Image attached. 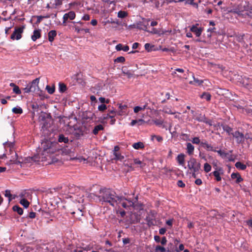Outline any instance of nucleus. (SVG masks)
<instances>
[{
  "label": "nucleus",
  "mask_w": 252,
  "mask_h": 252,
  "mask_svg": "<svg viewBox=\"0 0 252 252\" xmlns=\"http://www.w3.org/2000/svg\"><path fill=\"white\" fill-rule=\"evenodd\" d=\"M195 183L197 185H200L202 184V182L200 179H197L195 181Z\"/></svg>",
  "instance_id": "64"
},
{
  "label": "nucleus",
  "mask_w": 252,
  "mask_h": 252,
  "mask_svg": "<svg viewBox=\"0 0 252 252\" xmlns=\"http://www.w3.org/2000/svg\"><path fill=\"white\" fill-rule=\"evenodd\" d=\"M122 71H123V73L124 74H126L128 77H130L132 76V74L129 71H126L125 69H123L122 70Z\"/></svg>",
  "instance_id": "53"
},
{
  "label": "nucleus",
  "mask_w": 252,
  "mask_h": 252,
  "mask_svg": "<svg viewBox=\"0 0 252 252\" xmlns=\"http://www.w3.org/2000/svg\"><path fill=\"white\" fill-rule=\"evenodd\" d=\"M12 111L14 114H21L23 113L22 109L20 107H14L12 109Z\"/></svg>",
  "instance_id": "32"
},
{
  "label": "nucleus",
  "mask_w": 252,
  "mask_h": 252,
  "mask_svg": "<svg viewBox=\"0 0 252 252\" xmlns=\"http://www.w3.org/2000/svg\"><path fill=\"white\" fill-rule=\"evenodd\" d=\"M4 195L6 197H8L9 201L10 202L12 200V195L10 193V191L9 190H6L5 191Z\"/></svg>",
  "instance_id": "48"
},
{
  "label": "nucleus",
  "mask_w": 252,
  "mask_h": 252,
  "mask_svg": "<svg viewBox=\"0 0 252 252\" xmlns=\"http://www.w3.org/2000/svg\"><path fill=\"white\" fill-rule=\"evenodd\" d=\"M75 13L74 11H70L68 13H65L63 16V23H65L68 19L73 20L75 18Z\"/></svg>",
  "instance_id": "13"
},
{
  "label": "nucleus",
  "mask_w": 252,
  "mask_h": 252,
  "mask_svg": "<svg viewBox=\"0 0 252 252\" xmlns=\"http://www.w3.org/2000/svg\"><path fill=\"white\" fill-rule=\"evenodd\" d=\"M185 155L183 153L178 155L176 159L179 165L185 166Z\"/></svg>",
  "instance_id": "17"
},
{
  "label": "nucleus",
  "mask_w": 252,
  "mask_h": 252,
  "mask_svg": "<svg viewBox=\"0 0 252 252\" xmlns=\"http://www.w3.org/2000/svg\"><path fill=\"white\" fill-rule=\"evenodd\" d=\"M63 0H55L54 3H53V5L55 7L59 6L62 4Z\"/></svg>",
  "instance_id": "49"
},
{
  "label": "nucleus",
  "mask_w": 252,
  "mask_h": 252,
  "mask_svg": "<svg viewBox=\"0 0 252 252\" xmlns=\"http://www.w3.org/2000/svg\"><path fill=\"white\" fill-rule=\"evenodd\" d=\"M78 203H79V206H77V208L76 210L74 209V211L71 212L72 214H75L76 213L78 214V216H83V210L84 209V205L83 203L84 202V199L80 198L78 201Z\"/></svg>",
  "instance_id": "9"
},
{
  "label": "nucleus",
  "mask_w": 252,
  "mask_h": 252,
  "mask_svg": "<svg viewBox=\"0 0 252 252\" xmlns=\"http://www.w3.org/2000/svg\"><path fill=\"white\" fill-rule=\"evenodd\" d=\"M121 204L124 208H127L129 207H133L134 203L124 197H119L118 199L117 205Z\"/></svg>",
  "instance_id": "6"
},
{
  "label": "nucleus",
  "mask_w": 252,
  "mask_h": 252,
  "mask_svg": "<svg viewBox=\"0 0 252 252\" xmlns=\"http://www.w3.org/2000/svg\"><path fill=\"white\" fill-rule=\"evenodd\" d=\"M58 141L60 142L67 143L68 142V139L67 137H65L63 135L61 134L59 136Z\"/></svg>",
  "instance_id": "30"
},
{
  "label": "nucleus",
  "mask_w": 252,
  "mask_h": 252,
  "mask_svg": "<svg viewBox=\"0 0 252 252\" xmlns=\"http://www.w3.org/2000/svg\"><path fill=\"white\" fill-rule=\"evenodd\" d=\"M192 142L195 144H198L201 143L200 139L197 137H194L192 140Z\"/></svg>",
  "instance_id": "51"
},
{
  "label": "nucleus",
  "mask_w": 252,
  "mask_h": 252,
  "mask_svg": "<svg viewBox=\"0 0 252 252\" xmlns=\"http://www.w3.org/2000/svg\"><path fill=\"white\" fill-rule=\"evenodd\" d=\"M211 166L208 163H205L204 164V170L205 172L208 173L211 170Z\"/></svg>",
  "instance_id": "39"
},
{
  "label": "nucleus",
  "mask_w": 252,
  "mask_h": 252,
  "mask_svg": "<svg viewBox=\"0 0 252 252\" xmlns=\"http://www.w3.org/2000/svg\"><path fill=\"white\" fill-rule=\"evenodd\" d=\"M117 113V112L114 110H108V113L107 114L103 115L100 119L102 121H104L105 120L108 119V118L112 119L115 117Z\"/></svg>",
  "instance_id": "12"
},
{
  "label": "nucleus",
  "mask_w": 252,
  "mask_h": 252,
  "mask_svg": "<svg viewBox=\"0 0 252 252\" xmlns=\"http://www.w3.org/2000/svg\"><path fill=\"white\" fill-rule=\"evenodd\" d=\"M223 174V169L221 168H216V170L210 174H213L217 181L219 182L221 180V175Z\"/></svg>",
  "instance_id": "10"
},
{
  "label": "nucleus",
  "mask_w": 252,
  "mask_h": 252,
  "mask_svg": "<svg viewBox=\"0 0 252 252\" xmlns=\"http://www.w3.org/2000/svg\"><path fill=\"white\" fill-rule=\"evenodd\" d=\"M188 167L191 171L198 172L200 169V163L193 158H191L188 163Z\"/></svg>",
  "instance_id": "4"
},
{
  "label": "nucleus",
  "mask_w": 252,
  "mask_h": 252,
  "mask_svg": "<svg viewBox=\"0 0 252 252\" xmlns=\"http://www.w3.org/2000/svg\"><path fill=\"white\" fill-rule=\"evenodd\" d=\"M35 213L31 212L30 213L29 217L31 219H33L35 217Z\"/></svg>",
  "instance_id": "61"
},
{
  "label": "nucleus",
  "mask_w": 252,
  "mask_h": 252,
  "mask_svg": "<svg viewBox=\"0 0 252 252\" xmlns=\"http://www.w3.org/2000/svg\"><path fill=\"white\" fill-rule=\"evenodd\" d=\"M30 196V193L28 192H27L26 191L21 192L19 195V197L20 198V199H22V198L26 199L29 198Z\"/></svg>",
  "instance_id": "24"
},
{
  "label": "nucleus",
  "mask_w": 252,
  "mask_h": 252,
  "mask_svg": "<svg viewBox=\"0 0 252 252\" xmlns=\"http://www.w3.org/2000/svg\"><path fill=\"white\" fill-rule=\"evenodd\" d=\"M20 204L23 205L25 208H27L30 204L29 202L27 200V199H25L24 198L21 199L20 200Z\"/></svg>",
  "instance_id": "31"
},
{
  "label": "nucleus",
  "mask_w": 252,
  "mask_h": 252,
  "mask_svg": "<svg viewBox=\"0 0 252 252\" xmlns=\"http://www.w3.org/2000/svg\"><path fill=\"white\" fill-rule=\"evenodd\" d=\"M4 145L5 147H9V148H11L13 147L14 143L12 142H6L4 144Z\"/></svg>",
  "instance_id": "52"
},
{
  "label": "nucleus",
  "mask_w": 252,
  "mask_h": 252,
  "mask_svg": "<svg viewBox=\"0 0 252 252\" xmlns=\"http://www.w3.org/2000/svg\"><path fill=\"white\" fill-rule=\"evenodd\" d=\"M13 210L14 211L16 212L19 215H21L23 213V210L22 208L20 207L19 206L15 205L13 207Z\"/></svg>",
  "instance_id": "28"
},
{
  "label": "nucleus",
  "mask_w": 252,
  "mask_h": 252,
  "mask_svg": "<svg viewBox=\"0 0 252 252\" xmlns=\"http://www.w3.org/2000/svg\"><path fill=\"white\" fill-rule=\"evenodd\" d=\"M201 97L202 98L205 99L207 101H209L210 100L211 95V94L208 93H204L201 95Z\"/></svg>",
  "instance_id": "37"
},
{
  "label": "nucleus",
  "mask_w": 252,
  "mask_h": 252,
  "mask_svg": "<svg viewBox=\"0 0 252 252\" xmlns=\"http://www.w3.org/2000/svg\"><path fill=\"white\" fill-rule=\"evenodd\" d=\"M224 130H225L227 132H228L229 134L232 133L231 131H232V129L231 127L229 126H226Z\"/></svg>",
  "instance_id": "57"
},
{
  "label": "nucleus",
  "mask_w": 252,
  "mask_h": 252,
  "mask_svg": "<svg viewBox=\"0 0 252 252\" xmlns=\"http://www.w3.org/2000/svg\"><path fill=\"white\" fill-rule=\"evenodd\" d=\"M231 134L236 139V141L238 143H240L244 140V134L239 131H235Z\"/></svg>",
  "instance_id": "11"
},
{
  "label": "nucleus",
  "mask_w": 252,
  "mask_h": 252,
  "mask_svg": "<svg viewBox=\"0 0 252 252\" xmlns=\"http://www.w3.org/2000/svg\"><path fill=\"white\" fill-rule=\"evenodd\" d=\"M125 61V59L122 56L117 58L114 61L115 63H124Z\"/></svg>",
  "instance_id": "46"
},
{
  "label": "nucleus",
  "mask_w": 252,
  "mask_h": 252,
  "mask_svg": "<svg viewBox=\"0 0 252 252\" xmlns=\"http://www.w3.org/2000/svg\"><path fill=\"white\" fill-rule=\"evenodd\" d=\"M49 17V16H39L37 17V23H40L41 21V20H42L43 18H48Z\"/></svg>",
  "instance_id": "54"
},
{
  "label": "nucleus",
  "mask_w": 252,
  "mask_h": 252,
  "mask_svg": "<svg viewBox=\"0 0 252 252\" xmlns=\"http://www.w3.org/2000/svg\"><path fill=\"white\" fill-rule=\"evenodd\" d=\"M194 150V147L190 143H187V153L189 155L193 154Z\"/></svg>",
  "instance_id": "21"
},
{
  "label": "nucleus",
  "mask_w": 252,
  "mask_h": 252,
  "mask_svg": "<svg viewBox=\"0 0 252 252\" xmlns=\"http://www.w3.org/2000/svg\"><path fill=\"white\" fill-rule=\"evenodd\" d=\"M39 78H37L27 85L24 89L25 93H33L39 95H41V91L38 86Z\"/></svg>",
  "instance_id": "3"
},
{
  "label": "nucleus",
  "mask_w": 252,
  "mask_h": 252,
  "mask_svg": "<svg viewBox=\"0 0 252 252\" xmlns=\"http://www.w3.org/2000/svg\"><path fill=\"white\" fill-rule=\"evenodd\" d=\"M57 35V32L55 30H52L50 31L48 33V40L50 42H52L54 37Z\"/></svg>",
  "instance_id": "20"
},
{
  "label": "nucleus",
  "mask_w": 252,
  "mask_h": 252,
  "mask_svg": "<svg viewBox=\"0 0 252 252\" xmlns=\"http://www.w3.org/2000/svg\"><path fill=\"white\" fill-rule=\"evenodd\" d=\"M134 163L135 164L139 165L141 167L144 166V164L138 158H135L134 159Z\"/></svg>",
  "instance_id": "44"
},
{
  "label": "nucleus",
  "mask_w": 252,
  "mask_h": 252,
  "mask_svg": "<svg viewBox=\"0 0 252 252\" xmlns=\"http://www.w3.org/2000/svg\"><path fill=\"white\" fill-rule=\"evenodd\" d=\"M235 166L237 168L242 170H245L247 167L246 165L243 164L242 163H241V162H239V161L235 163Z\"/></svg>",
  "instance_id": "29"
},
{
  "label": "nucleus",
  "mask_w": 252,
  "mask_h": 252,
  "mask_svg": "<svg viewBox=\"0 0 252 252\" xmlns=\"http://www.w3.org/2000/svg\"><path fill=\"white\" fill-rule=\"evenodd\" d=\"M155 252H166V250L164 248V247H162L160 246H157L156 247V249H155Z\"/></svg>",
  "instance_id": "42"
},
{
  "label": "nucleus",
  "mask_w": 252,
  "mask_h": 252,
  "mask_svg": "<svg viewBox=\"0 0 252 252\" xmlns=\"http://www.w3.org/2000/svg\"><path fill=\"white\" fill-rule=\"evenodd\" d=\"M145 49L148 51L152 50V48L154 47V45H151L150 43H146L144 45Z\"/></svg>",
  "instance_id": "45"
},
{
  "label": "nucleus",
  "mask_w": 252,
  "mask_h": 252,
  "mask_svg": "<svg viewBox=\"0 0 252 252\" xmlns=\"http://www.w3.org/2000/svg\"><path fill=\"white\" fill-rule=\"evenodd\" d=\"M100 195L98 196L91 193L90 196L92 198L100 202L109 203L113 206L117 205L119 196L116 195L114 191L107 189H100Z\"/></svg>",
  "instance_id": "1"
},
{
  "label": "nucleus",
  "mask_w": 252,
  "mask_h": 252,
  "mask_svg": "<svg viewBox=\"0 0 252 252\" xmlns=\"http://www.w3.org/2000/svg\"><path fill=\"white\" fill-rule=\"evenodd\" d=\"M184 245L183 244H180L179 245V246L178 249H177L176 250V251L177 252H179V251H181L184 250Z\"/></svg>",
  "instance_id": "59"
},
{
  "label": "nucleus",
  "mask_w": 252,
  "mask_h": 252,
  "mask_svg": "<svg viewBox=\"0 0 252 252\" xmlns=\"http://www.w3.org/2000/svg\"><path fill=\"white\" fill-rule=\"evenodd\" d=\"M132 147L135 149H142V148H144V144L143 143H142L141 142H137V143H134L132 145Z\"/></svg>",
  "instance_id": "33"
},
{
  "label": "nucleus",
  "mask_w": 252,
  "mask_h": 252,
  "mask_svg": "<svg viewBox=\"0 0 252 252\" xmlns=\"http://www.w3.org/2000/svg\"><path fill=\"white\" fill-rule=\"evenodd\" d=\"M127 12L125 11H120L118 13V17L120 18H124L127 16Z\"/></svg>",
  "instance_id": "34"
},
{
  "label": "nucleus",
  "mask_w": 252,
  "mask_h": 252,
  "mask_svg": "<svg viewBox=\"0 0 252 252\" xmlns=\"http://www.w3.org/2000/svg\"><path fill=\"white\" fill-rule=\"evenodd\" d=\"M153 122L154 123L158 126H161L163 124V120H162V119H155L153 120Z\"/></svg>",
  "instance_id": "38"
},
{
  "label": "nucleus",
  "mask_w": 252,
  "mask_h": 252,
  "mask_svg": "<svg viewBox=\"0 0 252 252\" xmlns=\"http://www.w3.org/2000/svg\"><path fill=\"white\" fill-rule=\"evenodd\" d=\"M74 134L75 135L76 137L78 138L82 136L83 135V133L81 130L78 129L74 132Z\"/></svg>",
  "instance_id": "43"
},
{
  "label": "nucleus",
  "mask_w": 252,
  "mask_h": 252,
  "mask_svg": "<svg viewBox=\"0 0 252 252\" xmlns=\"http://www.w3.org/2000/svg\"><path fill=\"white\" fill-rule=\"evenodd\" d=\"M201 146L205 148L207 151H212L216 152V149L212 146L211 144H209L207 141H202L200 143Z\"/></svg>",
  "instance_id": "14"
},
{
  "label": "nucleus",
  "mask_w": 252,
  "mask_h": 252,
  "mask_svg": "<svg viewBox=\"0 0 252 252\" xmlns=\"http://www.w3.org/2000/svg\"><path fill=\"white\" fill-rule=\"evenodd\" d=\"M114 155L115 156L114 159L116 160L121 161L124 159V157L119 153H116Z\"/></svg>",
  "instance_id": "36"
},
{
  "label": "nucleus",
  "mask_w": 252,
  "mask_h": 252,
  "mask_svg": "<svg viewBox=\"0 0 252 252\" xmlns=\"http://www.w3.org/2000/svg\"><path fill=\"white\" fill-rule=\"evenodd\" d=\"M25 29V26H23L20 27H15L14 29V31L11 34L10 36V38L12 40H19L22 37V34L24 32V30Z\"/></svg>",
  "instance_id": "5"
},
{
  "label": "nucleus",
  "mask_w": 252,
  "mask_h": 252,
  "mask_svg": "<svg viewBox=\"0 0 252 252\" xmlns=\"http://www.w3.org/2000/svg\"><path fill=\"white\" fill-rule=\"evenodd\" d=\"M166 229L165 228H161L159 230V233L161 235H163L166 232Z\"/></svg>",
  "instance_id": "60"
},
{
  "label": "nucleus",
  "mask_w": 252,
  "mask_h": 252,
  "mask_svg": "<svg viewBox=\"0 0 252 252\" xmlns=\"http://www.w3.org/2000/svg\"><path fill=\"white\" fill-rule=\"evenodd\" d=\"M177 185L179 187L183 188L185 186V184L181 180H179L177 182Z\"/></svg>",
  "instance_id": "58"
},
{
  "label": "nucleus",
  "mask_w": 252,
  "mask_h": 252,
  "mask_svg": "<svg viewBox=\"0 0 252 252\" xmlns=\"http://www.w3.org/2000/svg\"><path fill=\"white\" fill-rule=\"evenodd\" d=\"M59 91L60 92H64L66 90V86L63 83H59Z\"/></svg>",
  "instance_id": "40"
},
{
  "label": "nucleus",
  "mask_w": 252,
  "mask_h": 252,
  "mask_svg": "<svg viewBox=\"0 0 252 252\" xmlns=\"http://www.w3.org/2000/svg\"><path fill=\"white\" fill-rule=\"evenodd\" d=\"M166 242H167L166 238L165 237H162L161 239V244L162 245H164L166 244Z\"/></svg>",
  "instance_id": "63"
},
{
  "label": "nucleus",
  "mask_w": 252,
  "mask_h": 252,
  "mask_svg": "<svg viewBox=\"0 0 252 252\" xmlns=\"http://www.w3.org/2000/svg\"><path fill=\"white\" fill-rule=\"evenodd\" d=\"M150 32L154 34H159V31L155 28H153Z\"/></svg>",
  "instance_id": "62"
},
{
  "label": "nucleus",
  "mask_w": 252,
  "mask_h": 252,
  "mask_svg": "<svg viewBox=\"0 0 252 252\" xmlns=\"http://www.w3.org/2000/svg\"><path fill=\"white\" fill-rule=\"evenodd\" d=\"M46 89L48 93L50 94H52L55 92V87H50L49 85L46 86Z\"/></svg>",
  "instance_id": "41"
},
{
  "label": "nucleus",
  "mask_w": 252,
  "mask_h": 252,
  "mask_svg": "<svg viewBox=\"0 0 252 252\" xmlns=\"http://www.w3.org/2000/svg\"><path fill=\"white\" fill-rule=\"evenodd\" d=\"M146 221L149 226L156 225V222L155 220L150 217H147Z\"/></svg>",
  "instance_id": "23"
},
{
  "label": "nucleus",
  "mask_w": 252,
  "mask_h": 252,
  "mask_svg": "<svg viewBox=\"0 0 252 252\" xmlns=\"http://www.w3.org/2000/svg\"><path fill=\"white\" fill-rule=\"evenodd\" d=\"M249 8L247 7V3L245 2V4L241 3L240 5H238L236 7H234L231 12L237 13L238 14H241L244 11L248 10Z\"/></svg>",
  "instance_id": "7"
},
{
  "label": "nucleus",
  "mask_w": 252,
  "mask_h": 252,
  "mask_svg": "<svg viewBox=\"0 0 252 252\" xmlns=\"http://www.w3.org/2000/svg\"><path fill=\"white\" fill-rule=\"evenodd\" d=\"M117 51L123 50L125 52H127L129 50V47L127 45L123 46L122 44H118L115 47Z\"/></svg>",
  "instance_id": "19"
},
{
  "label": "nucleus",
  "mask_w": 252,
  "mask_h": 252,
  "mask_svg": "<svg viewBox=\"0 0 252 252\" xmlns=\"http://www.w3.org/2000/svg\"><path fill=\"white\" fill-rule=\"evenodd\" d=\"M56 144V143L47 140L41 143L40 148L42 150V153L39 157L41 161L51 158V155L54 153L57 150Z\"/></svg>",
  "instance_id": "2"
},
{
  "label": "nucleus",
  "mask_w": 252,
  "mask_h": 252,
  "mask_svg": "<svg viewBox=\"0 0 252 252\" xmlns=\"http://www.w3.org/2000/svg\"><path fill=\"white\" fill-rule=\"evenodd\" d=\"M96 118L95 115L94 113L89 112L87 113V117L84 118L86 120L89 119L90 120H93Z\"/></svg>",
  "instance_id": "35"
},
{
  "label": "nucleus",
  "mask_w": 252,
  "mask_h": 252,
  "mask_svg": "<svg viewBox=\"0 0 252 252\" xmlns=\"http://www.w3.org/2000/svg\"><path fill=\"white\" fill-rule=\"evenodd\" d=\"M231 177L232 179H236V183H239L243 181L242 178L238 173H232L231 175Z\"/></svg>",
  "instance_id": "18"
},
{
  "label": "nucleus",
  "mask_w": 252,
  "mask_h": 252,
  "mask_svg": "<svg viewBox=\"0 0 252 252\" xmlns=\"http://www.w3.org/2000/svg\"><path fill=\"white\" fill-rule=\"evenodd\" d=\"M147 104H145L144 105L141 106H135L133 108V111L135 113H137L139 111L144 110L145 109H146L147 108Z\"/></svg>",
  "instance_id": "22"
},
{
  "label": "nucleus",
  "mask_w": 252,
  "mask_h": 252,
  "mask_svg": "<svg viewBox=\"0 0 252 252\" xmlns=\"http://www.w3.org/2000/svg\"><path fill=\"white\" fill-rule=\"evenodd\" d=\"M90 19V17L88 14H85L82 17V19L84 21H88Z\"/></svg>",
  "instance_id": "56"
},
{
  "label": "nucleus",
  "mask_w": 252,
  "mask_h": 252,
  "mask_svg": "<svg viewBox=\"0 0 252 252\" xmlns=\"http://www.w3.org/2000/svg\"><path fill=\"white\" fill-rule=\"evenodd\" d=\"M41 30L40 29H37L34 30L33 34L31 36L32 40L33 41H35L37 39L41 37Z\"/></svg>",
  "instance_id": "16"
},
{
  "label": "nucleus",
  "mask_w": 252,
  "mask_h": 252,
  "mask_svg": "<svg viewBox=\"0 0 252 252\" xmlns=\"http://www.w3.org/2000/svg\"><path fill=\"white\" fill-rule=\"evenodd\" d=\"M198 24H196L191 26L190 27V31L193 32L197 37H199L203 30V28L201 27H198Z\"/></svg>",
  "instance_id": "8"
},
{
  "label": "nucleus",
  "mask_w": 252,
  "mask_h": 252,
  "mask_svg": "<svg viewBox=\"0 0 252 252\" xmlns=\"http://www.w3.org/2000/svg\"><path fill=\"white\" fill-rule=\"evenodd\" d=\"M164 113L169 114H175L176 112L173 111L171 108L168 106H164L162 110Z\"/></svg>",
  "instance_id": "26"
},
{
  "label": "nucleus",
  "mask_w": 252,
  "mask_h": 252,
  "mask_svg": "<svg viewBox=\"0 0 252 252\" xmlns=\"http://www.w3.org/2000/svg\"><path fill=\"white\" fill-rule=\"evenodd\" d=\"M103 129V126L101 125H98L95 126L93 130V133L94 135H96L98 131Z\"/></svg>",
  "instance_id": "25"
},
{
  "label": "nucleus",
  "mask_w": 252,
  "mask_h": 252,
  "mask_svg": "<svg viewBox=\"0 0 252 252\" xmlns=\"http://www.w3.org/2000/svg\"><path fill=\"white\" fill-rule=\"evenodd\" d=\"M69 157V159H73L74 158L72 157L73 156V153L69 150L65 149L63 151V155H68Z\"/></svg>",
  "instance_id": "27"
},
{
  "label": "nucleus",
  "mask_w": 252,
  "mask_h": 252,
  "mask_svg": "<svg viewBox=\"0 0 252 252\" xmlns=\"http://www.w3.org/2000/svg\"><path fill=\"white\" fill-rule=\"evenodd\" d=\"M127 106L126 105H122V104H120L119 105V108L120 110L118 112H117L116 114L120 116H123L127 114Z\"/></svg>",
  "instance_id": "15"
},
{
  "label": "nucleus",
  "mask_w": 252,
  "mask_h": 252,
  "mask_svg": "<svg viewBox=\"0 0 252 252\" xmlns=\"http://www.w3.org/2000/svg\"><path fill=\"white\" fill-rule=\"evenodd\" d=\"M155 137L158 142H161L162 141L163 138L161 136L158 135H154L153 138Z\"/></svg>",
  "instance_id": "55"
},
{
  "label": "nucleus",
  "mask_w": 252,
  "mask_h": 252,
  "mask_svg": "<svg viewBox=\"0 0 252 252\" xmlns=\"http://www.w3.org/2000/svg\"><path fill=\"white\" fill-rule=\"evenodd\" d=\"M107 109V106L105 104H102L98 106V110L99 111L103 112Z\"/></svg>",
  "instance_id": "47"
},
{
  "label": "nucleus",
  "mask_w": 252,
  "mask_h": 252,
  "mask_svg": "<svg viewBox=\"0 0 252 252\" xmlns=\"http://www.w3.org/2000/svg\"><path fill=\"white\" fill-rule=\"evenodd\" d=\"M13 91L14 93H15V94H21V91L20 90L19 87L17 86L15 87V88H13Z\"/></svg>",
  "instance_id": "50"
}]
</instances>
